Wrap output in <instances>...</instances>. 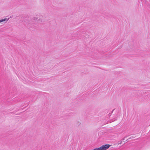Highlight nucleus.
<instances>
[{"label": "nucleus", "mask_w": 150, "mask_h": 150, "mask_svg": "<svg viewBox=\"0 0 150 150\" xmlns=\"http://www.w3.org/2000/svg\"><path fill=\"white\" fill-rule=\"evenodd\" d=\"M110 146V145L108 144L103 145L100 147V150H106L108 149Z\"/></svg>", "instance_id": "nucleus-1"}, {"label": "nucleus", "mask_w": 150, "mask_h": 150, "mask_svg": "<svg viewBox=\"0 0 150 150\" xmlns=\"http://www.w3.org/2000/svg\"><path fill=\"white\" fill-rule=\"evenodd\" d=\"M8 19H7L6 18H4V19L0 20V23L3 21H6L7 22L8 21Z\"/></svg>", "instance_id": "nucleus-2"}, {"label": "nucleus", "mask_w": 150, "mask_h": 150, "mask_svg": "<svg viewBox=\"0 0 150 150\" xmlns=\"http://www.w3.org/2000/svg\"><path fill=\"white\" fill-rule=\"evenodd\" d=\"M93 150H100V147L94 149H93Z\"/></svg>", "instance_id": "nucleus-3"}, {"label": "nucleus", "mask_w": 150, "mask_h": 150, "mask_svg": "<svg viewBox=\"0 0 150 150\" xmlns=\"http://www.w3.org/2000/svg\"><path fill=\"white\" fill-rule=\"evenodd\" d=\"M121 142H121L120 143H118V144H121Z\"/></svg>", "instance_id": "nucleus-4"}]
</instances>
